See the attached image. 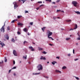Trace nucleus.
Listing matches in <instances>:
<instances>
[{
    "label": "nucleus",
    "instance_id": "obj_16",
    "mask_svg": "<svg viewBox=\"0 0 80 80\" xmlns=\"http://www.w3.org/2000/svg\"><path fill=\"white\" fill-rule=\"evenodd\" d=\"M16 21H17V19H15L12 20V21H11V23H14L15 22H16Z\"/></svg>",
    "mask_w": 80,
    "mask_h": 80
},
{
    "label": "nucleus",
    "instance_id": "obj_18",
    "mask_svg": "<svg viewBox=\"0 0 80 80\" xmlns=\"http://www.w3.org/2000/svg\"><path fill=\"white\" fill-rule=\"evenodd\" d=\"M22 17V16H18L17 17L18 18V19Z\"/></svg>",
    "mask_w": 80,
    "mask_h": 80
},
{
    "label": "nucleus",
    "instance_id": "obj_14",
    "mask_svg": "<svg viewBox=\"0 0 80 80\" xmlns=\"http://www.w3.org/2000/svg\"><path fill=\"white\" fill-rule=\"evenodd\" d=\"M75 13H77V14H78V15H80V12L78 11H75Z\"/></svg>",
    "mask_w": 80,
    "mask_h": 80
},
{
    "label": "nucleus",
    "instance_id": "obj_17",
    "mask_svg": "<svg viewBox=\"0 0 80 80\" xmlns=\"http://www.w3.org/2000/svg\"><path fill=\"white\" fill-rule=\"evenodd\" d=\"M66 68H67V67L66 66H63L62 68V69H63V70Z\"/></svg>",
    "mask_w": 80,
    "mask_h": 80
},
{
    "label": "nucleus",
    "instance_id": "obj_56",
    "mask_svg": "<svg viewBox=\"0 0 80 80\" xmlns=\"http://www.w3.org/2000/svg\"><path fill=\"white\" fill-rule=\"evenodd\" d=\"M52 3H53V4H55V2H52Z\"/></svg>",
    "mask_w": 80,
    "mask_h": 80
},
{
    "label": "nucleus",
    "instance_id": "obj_28",
    "mask_svg": "<svg viewBox=\"0 0 80 80\" xmlns=\"http://www.w3.org/2000/svg\"><path fill=\"white\" fill-rule=\"evenodd\" d=\"M23 57V58H24L25 59H27V56H26L25 57V56H24Z\"/></svg>",
    "mask_w": 80,
    "mask_h": 80
},
{
    "label": "nucleus",
    "instance_id": "obj_10",
    "mask_svg": "<svg viewBox=\"0 0 80 80\" xmlns=\"http://www.w3.org/2000/svg\"><path fill=\"white\" fill-rule=\"evenodd\" d=\"M40 59V60H46V58H45V57L43 58V56H41Z\"/></svg>",
    "mask_w": 80,
    "mask_h": 80
},
{
    "label": "nucleus",
    "instance_id": "obj_62",
    "mask_svg": "<svg viewBox=\"0 0 80 80\" xmlns=\"http://www.w3.org/2000/svg\"><path fill=\"white\" fill-rule=\"evenodd\" d=\"M61 29L62 30H64V29H63V28H62Z\"/></svg>",
    "mask_w": 80,
    "mask_h": 80
},
{
    "label": "nucleus",
    "instance_id": "obj_19",
    "mask_svg": "<svg viewBox=\"0 0 80 80\" xmlns=\"http://www.w3.org/2000/svg\"><path fill=\"white\" fill-rule=\"evenodd\" d=\"M38 48L39 49V50H43V48H41L40 47Z\"/></svg>",
    "mask_w": 80,
    "mask_h": 80
},
{
    "label": "nucleus",
    "instance_id": "obj_27",
    "mask_svg": "<svg viewBox=\"0 0 80 80\" xmlns=\"http://www.w3.org/2000/svg\"><path fill=\"white\" fill-rule=\"evenodd\" d=\"M21 1H22V2H23V3H24V2H25V1H26V0H21Z\"/></svg>",
    "mask_w": 80,
    "mask_h": 80
},
{
    "label": "nucleus",
    "instance_id": "obj_8",
    "mask_svg": "<svg viewBox=\"0 0 80 80\" xmlns=\"http://www.w3.org/2000/svg\"><path fill=\"white\" fill-rule=\"evenodd\" d=\"M5 38L6 39H7V40H9V36L8 35H6L5 37Z\"/></svg>",
    "mask_w": 80,
    "mask_h": 80
},
{
    "label": "nucleus",
    "instance_id": "obj_35",
    "mask_svg": "<svg viewBox=\"0 0 80 80\" xmlns=\"http://www.w3.org/2000/svg\"><path fill=\"white\" fill-rule=\"evenodd\" d=\"M13 64L14 65H15V61L14 60L13 61Z\"/></svg>",
    "mask_w": 80,
    "mask_h": 80
},
{
    "label": "nucleus",
    "instance_id": "obj_44",
    "mask_svg": "<svg viewBox=\"0 0 80 80\" xmlns=\"http://www.w3.org/2000/svg\"><path fill=\"white\" fill-rule=\"evenodd\" d=\"M74 30V29H72L71 28V29H70L69 31H71V30Z\"/></svg>",
    "mask_w": 80,
    "mask_h": 80
},
{
    "label": "nucleus",
    "instance_id": "obj_45",
    "mask_svg": "<svg viewBox=\"0 0 80 80\" xmlns=\"http://www.w3.org/2000/svg\"><path fill=\"white\" fill-rule=\"evenodd\" d=\"M53 18L54 20H55V19H56V18H57L56 17H53Z\"/></svg>",
    "mask_w": 80,
    "mask_h": 80
},
{
    "label": "nucleus",
    "instance_id": "obj_3",
    "mask_svg": "<svg viewBox=\"0 0 80 80\" xmlns=\"http://www.w3.org/2000/svg\"><path fill=\"white\" fill-rule=\"evenodd\" d=\"M37 68L38 69V70H42V69L43 68L42 65L39 64L37 66Z\"/></svg>",
    "mask_w": 80,
    "mask_h": 80
},
{
    "label": "nucleus",
    "instance_id": "obj_42",
    "mask_svg": "<svg viewBox=\"0 0 80 80\" xmlns=\"http://www.w3.org/2000/svg\"><path fill=\"white\" fill-rule=\"evenodd\" d=\"M56 58H58V59H59L60 57H56Z\"/></svg>",
    "mask_w": 80,
    "mask_h": 80
},
{
    "label": "nucleus",
    "instance_id": "obj_11",
    "mask_svg": "<svg viewBox=\"0 0 80 80\" xmlns=\"http://www.w3.org/2000/svg\"><path fill=\"white\" fill-rule=\"evenodd\" d=\"M23 31L25 32H27V31H28V30L26 28H24L23 29Z\"/></svg>",
    "mask_w": 80,
    "mask_h": 80
},
{
    "label": "nucleus",
    "instance_id": "obj_33",
    "mask_svg": "<svg viewBox=\"0 0 80 80\" xmlns=\"http://www.w3.org/2000/svg\"><path fill=\"white\" fill-rule=\"evenodd\" d=\"M14 40V39L13 38H12L11 39V41L13 42V41Z\"/></svg>",
    "mask_w": 80,
    "mask_h": 80
},
{
    "label": "nucleus",
    "instance_id": "obj_5",
    "mask_svg": "<svg viewBox=\"0 0 80 80\" xmlns=\"http://www.w3.org/2000/svg\"><path fill=\"white\" fill-rule=\"evenodd\" d=\"M18 7V6L17 5V3L16 2H15L14 4V9H15L16 8Z\"/></svg>",
    "mask_w": 80,
    "mask_h": 80
},
{
    "label": "nucleus",
    "instance_id": "obj_63",
    "mask_svg": "<svg viewBox=\"0 0 80 80\" xmlns=\"http://www.w3.org/2000/svg\"><path fill=\"white\" fill-rule=\"evenodd\" d=\"M28 63H29V64H30V62H28Z\"/></svg>",
    "mask_w": 80,
    "mask_h": 80
},
{
    "label": "nucleus",
    "instance_id": "obj_47",
    "mask_svg": "<svg viewBox=\"0 0 80 80\" xmlns=\"http://www.w3.org/2000/svg\"><path fill=\"white\" fill-rule=\"evenodd\" d=\"M25 43H27V42L26 41L24 42V45H25Z\"/></svg>",
    "mask_w": 80,
    "mask_h": 80
},
{
    "label": "nucleus",
    "instance_id": "obj_24",
    "mask_svg": "<svg viewBox=\"0 0 80 80\" xmlns=\"http://www.w3.org/2000/svg\"><path fill=\"white\" fill-rule=\"evenodd\" d=\"M42 53L43 54H46L47 53V52H45V51H44L43 52H42Z\"/></svg>",
    "mask_w": 80,
    "mask_h": 80
},
{
    "label": "nucleus",
    "instance_id": "obj_52",
    "mask_svg": "<svg viewBox=\"0 0 80 80\" xmlns=\"http://www.w3.org/2000/svg\"><path fill=\"white\" fill-rule=\"evenodd\" d=\"M78 36H79V37H80V35H79V34H78Z\"/></svg>",
    "mask_w": 80,
    "mask_h": 80
},
{
    "label": "nucleus",
    "instance_id": "obj_50",
    "mask_svg": "<svg viewBox=\"0 0 80 80\" xmlns=\"http://www.w3.org/2000/svg\"><path fill=\"white\" fill-rule=\"evenodd\" d=\"M3 63V61H2V62H0V64L1 63Z\"/></svg>",
    "mask_w": 80,
    "mask_h": 80
},
{
    "label": "nucleus",
    "instance_id": "obj_9",
    "mask_svg": "<svg viewBox=\"0 0 80 80\" xmlns=\"http://www.w3.org/2000/svg\"><path fill=\"white\" fill-rule=\"evenodd\" d=\"M1 42V41H0V45H2V47L3 48L4 46H5V44L4 43H3V42H2L1 43H0Z\"/></svg>",
    "mask_w": 80,
    "mask_h": 80
},
{
    "label": "nucleus",
    "instance_id": "obj_23",
    "mask_svg": "<svg viewBox=\"0 0 80 80\" xmlns=\"http://www.w3.org/2000/svg\"><path fill=\"white\" fill-rule=\"evenodd\" d=\"M7 58L6 57H5V62H7V59H6V58Z\"/></svg>",
    "mask_w": 80,
    "mask_h": 80
},
{
    "label": "nucleus",
    "instance_id": "obj_22",
    "mask_svg": "<svg viewBox=\"0 0 80 80\" xmlns=\"http://www.w3.org/2000/svg\"><path fill=\"white\" fill-rule=\"evenodd\" d=\"M70 38H66V40L68 41V40H70Z\"/></svg>",
    "mask_w": 80,
    "mask_h": 80
},
{
    "label": "nucleus",
    "instance_id": "obj_31",
    "mask_svg": "<svg viewBox=\"0 0 80 80\" xmlns=\"http://www.w3.org/2000/svg\"><path fill=\"white\" fill-rule=\"evenodd\" d=\"M66 22H71V20H66Z\"/></svg>",
    "mask_w": 80,
    "mask_h": 80
},
{
    "label": "nucleus",
    "instance_id": "obj_55",
    "mask_svg": "<svg viewBox=\"0 0 80 80\" xmlns=\"http://www.w3.org/2000/svg\"><path fill=\"white\" fill-rule=\"evenodd\" d=\"M77 39V40H80V38H78Z\"/></svg>",
    "mask_w": 80,
    "mask_h": 80
},
{
    "label": "nucleus",
    "instance_id": "obj_48",
    "mask_svg": "<svg viewBox=\"0 0 80 80\" xmlns=\"http://www.w3.org/2000/svg\"><path fill=\"white\" fill-rule=\"evenodd\" d=\"M49 45H50V46H53V44L49 43Z\"/></svg>",
    "mask_w": 80,
    "mask_h": 80
},
{
    "label": "nucleus",
    "instance_id": "obj_32",
    "mask_svg": "<svg viewBox=\"0 0 80 80\" xmlns=\"http://www.w3.org/2000/svg\"><path fill=\"white\" fill-rule=\"evenodd\" d=\"M61 12V10H57V12Z\"/></svg>",
    "mask_w": 80,
    "mask_h": 80
},
{
    "label": "nucleus",
    "instance_id": "obj_20",
    "mask_svg": "<svg viewBox=\"0 0 80 80\" xmlns=\"http://www.w3.org/2000/svg\"><path fill=\"white\" fill-rule=\"evenodd\" d=\"M7 29L8 30H10V27L8 26L7 28Z\"/></svg>",
    "mask_w": 80,
    "mask_h": 80
},
{
    "label": "nucleus",
    "instance_id": "obj_4",
    "mask_svg": "<svg viewBox=\"0 0 80 80\" xmlns=\"http://www.w3.org/2000/svg\"><path fill=\"white\" fill-rule=\"evenodd\" d=\"M72 4L74 5V7H77V2L76 1H73L72 2Z\"/></svg>",
    "mask_w": 80,
    "mask_h": 80
},
{
    "label": "nucleus",
    "instance_id": "obj_38",
    "mask_svg": "<svg viewBox=\"0 0 80 80\" xmlns=\"http://www.w3.org/2000/svg\"><path fill=\"white\" fill-rule=\"evenodd\" d=\"M73 54H74L75 53V50L74 49L73 50Z\"/></svg>",
    "mask_w": 80,
    "mask_h": 80
},
{
    "label": "nucleus",
    "instance_id": "obj_7",
    "mask_svg": "<svg viewBox=\"0 0 80 80\" xmlns=\"http://www.w3.org/2000/svg\"><path fill=\"white\" fill-rule=\"evenodd\" d=\"M55 72H56V73H61L62 72H61V71L56 69L55 70Z\"/></svg>",
    "mask_w": 80,
    "mask_h": 80
},
{
    "label": "nucleus",
    "instance_id": "obj_34",
    "mask_svg": "<svg viewBox=\"0 0 80 80\" xmlns=\"http://www.w3.org/2000/svg\"><path fill=\"white\" fill-rule=\"evenodd\" d=\"M47 1H48L49 2H52V0H47Z\"/></svg>",
    "mask_w": 80,
    "mask_h": 80
},
{
    "label": "nucleus",
    "instance_id": "obj_64",
    "mask_svg": "<svg viewBox=\"0 0 80 80\" xmlns=\"http://www.w3.org/2000/svg\"><path fill=\"white\" fill-rule=\"evenodd\" d=\"M76 44L77 45H78V43H76Z\"/></svg>",
    "mask_w": 80,
    "mask_h": 80
},
{
    "label": "nucleus",
    "instance_id": "obj_58",
    "mask_svg": "<svg viewBox=\"0 0 80 80\" xmlns=\"http://www.w3.org/2000/svg\"><path fill=\"white\" fill-rule=\"evenodd\" d=\"M45 78H48V77H47V76H46V77H45Z\"/></svg>",
    "mask_w": 80,
    "mask_h": 80
},
{
    "label": "nucleus",
    "instance_id": "obj_39",
    "mask_svg": "<svg viewBox=\"0 0 80 80\" xmlns=\"http://www.w3.org/2000/svg\"><path fill=\"white\" fill-rule=\"evenodd\" d=\"M16 67H14L13 68H12V69H15L16 68Z\"/></svg>",
    "mask_w": 80,
    "mask_h": 80
},
{
    "label": "nucleus",
    "instance_id": "obj_15",
    "mask_svg": "<svg viewBox=\"0 0 80 80\" xmlns=\"http://www.w3.org/2000/svg\"><path fill=\"white\" fill-rule=\"evenodd\" d=\"M45 28H46V27H44L43 28H42V30L43 32H44L45 30Z\"/></svg>",
    "mask_w": 80,
    "mask_h": 80
},
{
    "label": "nucleus",
    "instance_id": "obj_21",
    "mask_svg": "<svg viewBox=\"0 0 80 80\" xmlns=\"http://www.w3.org/2000/svg\"><path fill=\"white\" fill-rule=\"evenodd\" d=\"M39 74H40V72H39L38 73H33V75H38Z\"/></svg>",
    "mask_w": 80,
    "mask_h": 80
},
{
    "label": "nucleus",
    "instance_id": "obj_1",
    "mask_svg": "<svg viewBox=\"0 0 80 80\" xmlns=\"http://www.w3.org/2000/svg\"><path fill=\"white\" fill-rule=\"evenodd\" d=\"M47 32L48 33V38H51L52 39V40H54V39L52 38V37H50L51 35H52V34H53V32H50L49 30L47 31Z\"/></svg>",
    "mask_w": 80,
    "mask_h": 80
},
{
    "label": "nucleus",
    "instance_id": "obj_2",
    "mask_svg": "<svg viewBox=\"0 0 80 80\" xmlns=\"http://www.w3.org/2000/svg\"><path fill=\"white\" fill-rule=\"evenodd\" d=\"M5 26V22H4V25L2 26V28L0 29L1 32H5V28H4V27Z\"/></svg>",
    "mask_w": 80,
    "mask_h": 80
},
{
    "label": "nucleus",
    "instance_id": "obj_54",
    "mask_svg": "<svg viewBox=\"0 0 80 80\" xmlns=\"http://www.w3.org/2000/svg\"><path fill=\"white\" fill-rule=\"evenodd\" d=\"M11 71H12V70H9V73H10V72Z\"/></svg>",
    "mask_w": 80,
    "mask_h": 80
},
{
    "label": "nucleus",
    "instance_id": "obj_37",
    "mask_svg": "<svg viewBox=\"0 0 80 80\" xmlns=\"http://www.w3.org/2000/svg\"><path fill=\"white\" fill-rule=\"evenodd\" d=\"M30 25H33V22H30Z\"/></svg>",
    "mask_w": 80,
    "mask_h": 80
},
{
    "label": "nucleus",
    "instance_id": "obj_57",
    "mask_svg": "<svg viewBox=\"0 0 80 80\" xmlns=\"http://www.w3.org/2000/svg\"><path fill=\"white\" fill-rule=\"evenodd\" d=\"M61 12H62L63 13H64V11H61Z\"/></svg>",
    "mask_w": 80,
    "mask_h": 80
},
{
    "label": "nucleus",
    "instance_id": "obj_26",
    "mask_svg": "<svg viewBox=\"0 0 80 80\" xmlns=\"http://www.w3.org/2000/svg\"><path fill=\"white\" fill-rule=\"evenodd\" d=\"M18 35H20V32L18 31L17 32Z\"/></svg>",
    "mask_w": 80,
    "mask_h": 80
},
{
    "label": "nucleus",
    "instance_id": "obj_43",
    "mask_svg": "<svg viewBox=\"0 0 80 80\" xmlns=\"http://www.w3.org/2000/svg\"><path fill=\"white\" fill-rule=\"evenodd\" d=\"M40 9V7H38L36 8L37 10H38Z\"/></svg>",
    "mask_w": 80,
    "mask_h": 80
},
{
    "label": "nucleus",
    "instance_id": "obj_53",
    "mask_svg": "<svg viewBox=\"0 0 80 80\" xmlns=\"http://www.w3.org/2000/svg\"><path fill=\"white\" fill-rule=\"evenodd\" d=\"M43 5H41L40 6V7H42V6H43Z\"/></svg>",
    "mask_w": 80,
    "mask_h": 80
},
{
    "label": "nucleus",
    "instance_id": "obj_46",
    "mask_svg": "<svg viewBox=\"0 0 80 80\" xmlns=\"http://www.w3.org/2000/svg\"><path fill=\"white\" fill-rule=\"evenodd\" d=\"M60 0H58L56 2L57 3H58V2H60Z\"/></svg>",
    "mask_w": 80,
    "mask_h": 80
},
{
    "label": "nucleus",
    "instance_id": "obj_12",
    "mask_svg": "<svg viewBox=\"0 0 80 80\" xmlns=\"http://www.w3.org/2000/svg\"><path fill=\"white\" fill-rule=\"evenodd\" d=\"M77 27H78V26H77V24H75V27L74 28V29H77Z\"/></svg>",
    "mask_w": 80,
    "mask_h": 80
},
{
    "label": "nucleus",
    "instance_id": "obj_36",
    "mask_svg": "<svg viewBox=\"0 0 80 80\" xmlns=\"http://www.w3.org/2000/svg\"><path fill=\"white\" fill-rule=\"evenodd\" d=\"M75 78L77 80H79V78H78L76 77Z\"/></svg>",
    "mask_w": 80,
    "mask_h": 80
},
{
    "label": "nucleus",
    "instance_id": "obj_60",
    "mask_svg": "<svg viewBox=\"0 0 80 80\" xmlns=\"http://www.w3.org/2000/svg\"><path fill=\"white\" fill-rule=\"evenodd\" d=\"M28 35H30V34H29V32L28 33Z\"/></svg>",
    "mask_w": 80,
    "mask_h": 80
},
{
    "label": "nucleus",
    "instance_id": "obj_13",
    "mask_svg": "<svg viewBox=\"0 0 80 80\" xmlns=\"http://www.w3.org/2000/svg\"><path fill=\"white\" fill-rule=\"evenodd\" d=\"M18 25H19L20 26H22V25H23V24L19 22L18 23Z\"/></svg>",
    "mask_w": 80,
    "mask_h": 80
},
{
    "label": "nucleus",
    "instance_id": "obj_40",
    "mask_svg": "<svg viewBox=\"0 0 80 80\" xmlns=\"http://www.w3.org/2000/svg\"><path fill=\"white\" fill-rule=\"evenodd\" d=\"M78 60V58H76L74 59L75 61H77V60Z\"/></svg>",
    "mask_w": 80,
    "mask_h": 80
},
{
    "label": "nucleus",
    "instance_id": "obj_30",
    "mask_svg": "<svg viewBox=\"0 0 80 80\" xmlns=\"http://www.w3.org/2000/svg\"><path fill=\"white\" fill-rule=\"evenodd\" d=\"M38 3H42V2L40 1L38 2Z\"/></svg>",
    "mask_w": 80,
    "mask_h": 80
},
{
    "label": "nucleus",
    "instance_id": "obj_51",
    "mask_svg": "<svg viewBox=\"0 0 80 80\" xmlns=\"http://www.w3.org/2000/svg\"><path fill=\"white\" fill-rule=\"evenodd\" d=\"M28 13V11H26L25 12V13Z\"/></svg>",
    "mask_w": 80,
    "mask_h": 80
},
{
    "label": "nucleus",
    "instance_id": "obj_29",
    "mask_svg": "<svg viewBox=\"0 0 80 80\" xmlns=\"http://www.w3.org/2000/svg\"><path fill=\"white\" fill-rule=\"evenodd\" d=\"M32 48H33V47H29V49H32Z\"/></svg>",
    "mask_w": 80,
    "mask_h": 80
},
{
    "label": "nucleus",
    "instance_id": "obj_6",
    "mask_svg": "<svg viewBox=\"0 0 80 80\" xmlns=\"http://www.w3.org/2000/svg\"><path fill=\"white\" fill-rule=\"evenodd\" d=\"M13 54L15 55V56H17V52L15 50H14L13 51Z\"/></svg>",
    "mask_w": 80,
    "mask_h": 80
},
{
    "label": "nucleus",
    "instance_id": "obj_25",
    "mask_svg": "<svg viewBox=\"0 0 80 80\" xmlns=\"http://www.w3.org/2000/svg\"><path fill=\"white\" fill-rule=\"evenodd\" d=\"M55 63H57V62H52V65H55Z\"/></svg>",
    "mask_w": 80,
    "mask_h": 80
},
{
    "label": "nucleus",
    "instance_id": "obj_59",
    "mask_svg": "<svg viewBox=\"0 0 80 80\" xmlns=\"http://www.w3.org/2000/svg\"><path fill=\"white\" fill-rule=\"evenodd\" d=\"M13 75H14V76H15L16 75V74H15V73H14L13 74Z\"/></svg>",
    "mask_w": 80,
    "mask_h": 80
},
{
    "label": "nucleus",
    "instance_id": "obj_49",
    "mask_svg": "<svg viewBox=\"0 0 80 80\" xmlns=\"http://www.w3.org/2000/svg\"><path fill=\"white\" fill-rule=\"evenodd\" d=\"M71 55L70 54H68V56L69 57H70V56Z\"/></svg>",
    "mask_w": 80,
    "mask_h": 80
},
{
    "label": "nucleus",
    "instance_id": "obj_61",
    "mask_svg": "<svg viewBox=\"0 0 80 80\" xmlns=\"http://www.w3.org/2000/svg\"><path fill=\"white\" fill-rule=\"evenodd\" d=\"M57 18H59V19L60 18V17H57Z\"/></svg>",
    "mask_w": 80,
    "mask_h": 80
},
{
    "label": "nucleus",
    "instance_id": "obj_41",
    "mask_svg": "<svg viewBox=\"0 0 80 80\" xmlns=\"http://www.w3.org/2000/svg\"><path fill=\"white\" fill-rule=\"evenodd\" d=\"M34 49L33 48L31 49V51H34Z\"/></svg>",
    "mask_w": 80,
    "mask_h": 80
}]
</instances>
